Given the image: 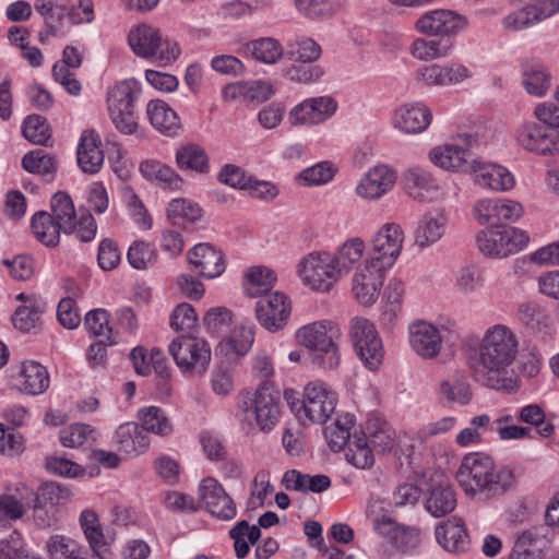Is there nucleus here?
I'll list each match as a JSON object with an SVG mask.
<instances>
[{
    "label": "nucleus",
    "instance_id": "obj_1",
    "mask_svg": "<svg viewBox=\"0 0 559 559\" xmlns=\"http://www.w3.org/2000/svg\"><path fill=\"white\" fill-rule=\"evenodd\" d=\"M519 345L518 336L510 326L497 323L487 328L476 344H468L465 348L473 379L489 389H507Z\"/></svg>",
    "mask_w": 559,
    "mask_h": 559
},
{
    "label": "nucleus",
    "instance_id": "obj_2",
    "mask_svg": "<svg viewBox=\"0 0 559 559\" xmlns=\"http://www.w3.org/2000/svg\"><path fill=\"white\" fill-rule=\"evenodd\" d=\"M456 480L469 497H496L509 490L513 473L507 466H496L491 456L481 452L467 453L461 460Z\"/></svg>",
    "mask_w": 559,
    "mask_h": 559
},
{
    "label": "nucleus",
    "instance_id": "obj_3",
    "mask_svg": "<svg viewBox=\"0 0 559 559\" xmlns=\"http://www.w3.org/2000/svg\"><path fill=\"white\" fill-rule=\"evenodd\" d=\"M340 334L338 326L330 320L314 321L302 325L296 332L297 342L310 349L311 362L318 368L333 370L341 361L340 349L334 337Z\"/></svg>",
    "mask_w": 559,
    "mask_h": 559
},
{
    "label": "nucleus",
    "instance_id": "obj_4",
    "mask_svg": "<svg viewBox=\"0 0 559 559\" xmlns=\"http://www.w3.org/2000/svg\"><path fill=\"white\" fill-rule=\"evenodd\" d=\"M128 44L136 57L151 60L159 67L171 66L181 55L180 45L176 40L164 37L157 27L145 23L130 29Z\"/></svg>",
    "mask_w": 559,
    "mask_h": 559
},
{
    "label": "nucleus",
    "instance_id": "obj_5",
    "mask_svg": "<svg viewBox=\"0 0 559 559\" xmlns=\"http://www.w3.org/2000/svg\"><path fill=\"white\" fill-rule=\"evenodd\" d=\"M295 394L294 390L284 392L290 409L304 423L324 424L335 411L336 394L321 381L309 382L304 388L301 400Z\"/></svg>",
    "mask_w": 559,
    "mask_h": 559
},
{
    "label": "nucleus",
    "instance_id": "obj_6",
    "mask_svg": "<svg viewBox=\"0 0 559 559\" xmlns=\"http://www.w3.org/2000/svg\"><path fill=\"white\" fill-rule=\"evenodd\" d=\"M243 420L250 428L269 433L278 424L282 414L281 394L272 384L264 381L240 404Z\"/></svg>",
    "mask_w": 559,
    "mask_h": 559
},
{
    "label": "nucleus",
    "instance_id": "obj_7",
    "mask_svg": "<svg viewBox=\"0 0 559 559\" xmlns=\"http://www.w3.org/2000/svg\"><path fill=\"white\" fill-rule=\"evenodd\" d=\"M141 84L134 79L115 83L107 91V108L116 129L132 134L138 128L134 103L140 97Z\"/></svg>",
    "mask_w": 559,
    "mask_h": 559
},
{
    "label": "nucleus",
    "instance_id": "obj_8",
    "mask_svg": "<svg viewBox=\"0 0 559 559\" xmlns=\"http://www.w3.org/2000/svg\"><path fill=\"white\" fill-rule=\"evenodd\" d=\"M296 274L309 290L325 294L332 290L341 276L333 262L331 251L313 250L301 257L296 264Z\"/></svg>",
    "mask_w": 559,
    "mask_h": 559
},
{
    "label": "nucleus",
    "instance_id": "obj_9",
    "mask_svg": "<svg viewBox=\"0 0 559 559\" xmlns=\"http://www.w3.org/2000/svg\"><path fill=\"white\" fill-rule=\"evenodd\" d=\"M530 242L528 234L518 227H491L476 236L478 250L488 258L503 259L524 250Z\"/></svg>",
    "mask_w": 559,
    "mask_h": 559
},
{
    "label": "nucleus",
    "instance_id": "obj_10",
    "mask_svg": "<svg viewBox=\"0 0 559 559\" xmlns=\"http://www.w3.org/2000/svg\"><path fill=\"white\" fill-rule=\"evenodd\" d=\"M349 337L355 353L364 366L374 371L383 361L384 348L376 325L365 317H354L349 321Z\"/></svg>",
    "mask_w": 559,
    "mask_h": 559
},
{
    "label": "nucleus",
    "instance_id": "obj_11",
    "mask_svg": "<svg viewBox=\"0 0 559 559\" xmlns=\"http://www.w3.org/2000/svg\"><path fill=\"white\" fill-rule=\"evenodd\" d=\"M477 143L475 135L460 133L450 141L433 146L428 153V159L436 167L455 174H469V150Z\"/></svg>",
    "mask_w": 559,
    "mask_h": 559
},
{
    "label": "nucleus",
    "instance_id": "obj_12",
    "mask_svg": "<svg viewBox=\"0 0 559 559\" xmlns=\"http://www.w3.org/2000/svg\"><path fill=\"white\" fill-rule=\"evenodd\" d=\"M168 353L182 372L202 374L211 361V346L202 337L179 335L168 345Z\"/></svg>",
    "mask_w": 559,
    "mask_h": 559
},
{
    "label": "nucleus",
    "instance_id": "obj_13",
    "mask_svg": "<svg viewBox=\"0 0 559 559\" xmlns=\"http://www.w3.org/2000/svg\"><path fill=\"white\" fill-rule=\"evenodd\" d=\"M468 26L465 15L449 9H432L420 14L414 22L417 33L429 37L449 39Z\"/></svg>",
    "mask_w": 559,
    "mask_h": 559
},
{
    "label": "nucleus",
    "instance_id": "obj_14",
    "mask_svg": "<svg viewBox=\"0 0 559 559\" xmlns=\"http://www.w3.org/2000/svg\"><path fill=\"white\" fill-rule=\"evenodd\" d=\"M399 171L386 163L369 167L355 186V194L366 202H378L391 193L397 182Z\"/></svg>",
    "mask_w": 559,
    "mask_h": 559
},
{
    "label": "nucleus",
    "instance_id": "obj_15",
    "mask_svg": "<svg viewBox=\"0 0 559 559\" xmlns=\"http://www.w3.org/2000/svg\"><path fill=\"white\" fill-rule=\"evenodd\" d=\"M473 78V71L460 61L430 63L419 67L414 73L415 82L427 88L461 85Z\"/></svg>",
    "mask_w": 559,
    "mask_h": 559
},
{
    "label": "nucleus",
    "instance_id": "obj_16",
    "mask_svg": "<svg viewBox=\"0 0 559 559\" xmlns=\"http://www.w3.org/2000/svg\"><path fill=\"white\" fill-rule=\"evenodd\" d=\"M513 140L523 151L540 156H559V141L532 118L523 119L514 129Z\"/></svg>",
    "mask_w": 559,
    "mask_h": 559
},
{
    "label": "nucleus",
    "instance_id": "obj_17",
    "mask_svg": "<svg viewBox=\"0 0 559 559\" xmlns=\"http://www.w3.org/2000/svg\"><path fill=\"white\" fill-rule=\"evenodd\" d=\"M404 231L396 223L383 224L371 238V248L366 258L390 270L401 255Z\"/></svg>",
    "mask_w": 559,
    "mask_h": 559
},
{
    "label": "nucleus",
    "instance_id": "obj_18",
    "mask_svg": "<svg viewBox=\"0 0 559 559\" xmlns=\"http://www.w3.org/2000/svg\"><path fill=\"white\" fill-rule=\"evenodd\" d=\"M338 109V102L330 96L306 98L288 112V122L293 127L319 126L330 120Z\"/></svg>",
    "mask_w": 559,
    "mask_h": 559
},
{
    "label": "nucleus",
    "instance_id": "obj_19",
    "mask_svg": "<svg viewBox=\"0 0 559 559\" xmlns=\"http://www.w3.org/2000/svg\"><path fill=\"white\" fill-rule=\"evenodd\" d=\"M386 271L367 258L356 267L352 276V293L358 304L371 306L377 301Z\"/></svg>",
    "mask_w": 559,
    "mask_h": 559
},
{
    "label": "nucleus",
    "instance_id": "obj_20",
    "mask_svg": "<svg viewBox=\"0 0 559 559\" xmlns=\"http://www.w3.org/2000/svg\"><path fill=\"white\" fill-rule=\"evenodd\" d=\"M469 175L477 187L491 192H508L515 186V177L507 167L483 159L471 160Z\"/></svg>",
    "mask_w": 559,
    "mask_h": 559
},
{
    "label": "nucleus",
    "instance_id": "obj_21",
    "mask_svg": "<svg viewBox=\"0 0 559 559\" xmlns=\"http://www.w3.org/2000/svg\"><path fill=\"white\" fill-rule=\"evenodd\" d=\"M34 490L23 480L8 483L0 493V524L22 520L31 508Z\"/></svg>",
    "mask_w": 559,
    "mask_h": 559
},
{
    "label": "nucleus",
    "instance_id": "obj_22",
    "mask_svg": "<svg viewBox=\"0 0 559 559\" xmlns=\"http://www.w3.org/2000/svg\"><path fill=\"white\" fill-rule=\"evenodd\" d=\"M290 311V300L281 292L263 295L255 304L257 320L270 332L282 330L289 319Z\"/></svg>",
    "mask_w": 559,
    "mask_h": 559
},
{
    "label": "nucleus",
    "instance_id": "obj_23",
    "mask_svg": "<svg viewBox=\"0 0 559 559\" xmlns=\"http://www.w3.org/2000/svg\"><path fill=\"white\" fill-rule=\"evenodd\" d=\"M199 496L205 510L217 520L230 521L236 518V502L216 478L202 479L199 485Z\"/></svg>",
    "mask_w": 559,
    "mask_h": 559
},
{
    "label": "nucleus",
    "instance_id": "obj_24",
    "mask_svg": "<svg viewBox=\"0 0 559 559\" xmlns=\"http://www.w3.org/2000/svg\"><path fill=\"white\" fill-rule=\"evenodd\" d=\"M401 181L405 193L415 201H432L441 193L439 180L428 168L420 165L405 168Z\"/></svg>",
    "mask_w": 559,
    "mask_h": 559
},
{
    "label": "nucleus",
    "instance_id": "obj_25",
    "mask_svg": "<svg viewBox=\"0 0 559 559\" xmlns=\"http://www.w3.org/2000/svg\"><path fill=\"white\" fill-rule=\"evenodd\" d=\"M408 343L417 356L432 360L442 350L443 337L439 328L433 323L416 320L408 325Z\"/></svg>",
    "mask_w": 559,
    "mask_h": 559
},
{
    "label": "nucleus",
    "instance_id": "obj_26",
    "mask_svg": "<svg viewBox=\"0 0 559 559\" xmlns=\"http://www.w3.org/2000/svg\"><path fill=\"white\" fill-rule=\"evenodd\" d=\"M432 121L431 110L423 102L399 105L391 118L394 129L405 134H418L428 129Z\"/></svg>",
    "mask_w": 559,
    "mask_h": 559
},
{
    "label": "nucleus",
    "instance_id": "obj_27",
    "mask_svg": "<svg viewBox=\"0 0 559 559\" xmlns=\"http://www.w3.org/2000/svg\"><path fill=\"white\" fill-rule=\"evenodd\" d=\"M516 317L520 323L536 336L543 338L550 337L556 332L551 314L538 302L527 301L521 304L518 308Z\"/></svg>",
    "mask_w": 559,
    "mask_h": 559
},
{
    "label": "nucleus",
    "instance_id": "obj_28",
    "mask_svg": "<svg viewBox=\"0 0 559 559\" xmlns=\"http://www.w3.org/2000/svg\"><path fill=\"white\" fill-rule=\"evenodd\" d=\"M189 263L202 276L216 278L225 271L222 251L211 243L195 245L188 253Z\"/></svg>",
    "mask_w": 559,
    "mask_h": 559
},
{
    "label": "nucleus",
    "instance_id": "obj_29",
    "mask_svg": "<svg viewBox=\"0 0 559 559\" xmlns=\"http://www.w3.org/2000/svg\"><path fill=\"white\" fill-rule=\"evenodd\" d=\"M112 443L119 452L134 457L148 449L150 438L140 425L129 421L117 427Z\"/></svg>",
    "mask_w": 559,
    "mask_h": 559
},
{
    "label": "nucleus",
    "instance_id": "obj_30",
    "mask_svg": "<svg viewBox=\"0 0 559 559\" xmlns=\"http://www.w3.org/2000/svg\"><path fill=\"white\" fill-rule=\"evenodd\" d=\"M435 536L448 552H464L469 546V535L462 519L452 516L437 524Z\"/></svg>",
    "mask_w": 559,
    "mask_h": 559
},
{
    "label": "nucleus",
    "instance_id": "obj_31",
    "mask_svg": "<svg viewBox=\"0 0 559 559\" xmlns=\"http://www.w3.org/2000/svg\"><path fill=\"white\" fill-rule=\"evenodd\" d=\"M331 255L341 278H343L364 262L367 255L366 243L360 237H350L331 252Z\"/></svg>",
    "mask_w": 559,
    "mask_h": 559
},
{
    "label": "nucleus",
    "instance_id": "obj_32",
    "mask_svg": "<svg viewBox=\"0 0 559 559\" xmlns=\"http://www.w3.org/2000/svg\"><path fill=\"white\" fill-rule=\"evenodd\" d=\"M21 305L16 308L12 322L16 329L29 332L40 325L41 314L46 310V302L38 296L21 293L16 296Z\"/></svg>",
    "mask_w": 559,
    "mask_h": 559
},
{
    "label": "nucleus",
    "instance_id": "obj_33",
    "mask_svg": "<svg viewBox=\"0 0 559 559\" xmlns=\"http://www.w3.org/2000/svg\"><path fill=\"white\" fill-rule=\"evenodd\" d=\"M99 135L93 130L82 132L76 151L79 167L86 174H96L104 163Z\"/></svg>",
    "mask_w": 559,
    "mask_h": 559
},
{
    "label": "nucleus",
    "instance_id": "obj_34",
    "mask_svg": "<svg viewBox=\"0 0 559 559\" xmlns=\"http://www.w3.org/2000/svg\"><path fill=\"white\" fill-rule=\"evenodd\" d=\"M50 379L47 369L34 360L21 364L15 377V386L29 395L43 394L49 388Z\"/></svg>",
    "mask_w": 559,
    "mask_h": 559
},
{
    "label": "nucleus",
    "instance_id": "obj_35",
    "mask_svg": "<svg viewBox=\"0 0 559 559\" xmlns=\"http://www.w3.org/2000/svg\"><path fill=\"white\" fill-rule=\"evenodd\" d=\"M521 84L528 95L543 98L550 91L552 73L542 62H527L521 71Z\"/></svg>",
    "mask_w": 559,
    "mask_h": 559
},
{
    "label": "nucleus",
    "instance_id": "obj_36",
    "mask_svg": "<svg viewBox=\"0 0 559 559\" xmlns=\"http://www.w3.org/2000/svg\"><path fill=\"white\" fill-rule=\"evenodd\" d=\"M79 523L93 555L106 554L114 539L104 533L96 512L90 509L83 510Z\"/></svg>",
    "mask_w": 559,
    "mask_h": 559
},
{
    "label": "nucleus",
    "instance_id": "obj_37",
    "mask_svg": "<svg viewBox=\"0 0 559 559\" xmlns=\"http://www.w3.org/2000/svg\"><path fill=\"white\" fill-rule=\"evenodd\" d=\"M448 219L441 212L424 214L417 222L414 233L415 243L419 248H428L438 242L444 235Z\"/></svg>",
    "mask_w": 559,
    "mask_h": 559
},
{
    "label": "nucleus",
    "instance_id": "obj_38",
    "mask_svg": "<svg viewBox=\"0 0 559 559\" xmlns=\"http://www.w3.org/2000/svg\"><path fill=\"white\" fill-rule=\"evenodd\" d=\"M274 94L270 82L263 80L241 81L228 84L223 90V96L228 100L265 102Z\"/></svg>",
    "mask_w": 559,
    "mask_h": 559
},
{
    "label": "nucleus",
    "instance_id": "obj_39",
    "mask_svg": "<svg viewBox=\"0 0 559 559\" xmlns=\"http://www.w3.org/2000/svg\"><path fill=\"white\" fill-rule=\"evenodd\" d=\"M242 51L245 56L267 66L278 63L285 52L282 43L277 38L270 36L247 41L242 46Z\"/></svg>",
    "mask_w": 559,
    "mask_h": 559
},
{
    "label": "nucleus",
    "instance_id": "obj_40",
    "mask_svg": "<svg viewBox=\"0 0 559 559\" xmlns=\"http://www.w3.org/2000/svg\"><path fill=\"white\" fill-rule=\"evenodd\" d=\"M151 124L160 133L174 136L180 130V120L176 111L164 100H151L146 107Z\"/></svg>",
    "mask_w": 559,
    "mask_h": 559
},
{
    "label": "nucleus",
    "instance_id": "obj_41",
    "mask_svg": "<svg viewBox=\"0 0 559 559\" xmlns=\"http://www.w3.org/2000/svg\"><path fill=\"white\" fill-rule=\"evenodd\" d=\"M453 47L449 39L416 37L409 46V55L416 60L428 62L447 58Z\"/></svg>",
    "mask_w": 559,
    "mask_h": 559
},
{
    "label": "nucleus",
    "instance_id": "obj_42",
    "mask_svg": "<svg viewBox=\"0 0 559 559\" xmlns=\"http://www.w3.org/2000/svg\"><path fill=\"white\" fill-rule=\"evenodd\" d=\"M427 511L435 518L443 516L452 512L456 507L454 490L448 481L441 479L429 490L425 502Z\"/></svg>",
    "mask_w": 559,
    "mask_h": 559
},
{
    "label": "nucleus",
    "instance_id": "obj_43",
    "mask_svg": "<svg viewBox=\"0 0 559 559\" xmlns=\"http://www.w3.org/2000/svg\"><path fill=\"white\" fill-rule=\"evenodd\" d=\"M346 0H294L296 11L307 20L324 21L345 5Z\"/></svg>",
    "mask_w": 559,
    "mask_h": 559
},
{
    "label": "nucleus",
    "instance_id": "obj_44",
    "mask_svg": "<svg viewBox=\"0 0 559 559\" xmlns=\"http://www.w3.org/2000/svg\"><path fill=\"white\" fill-rule=\"evenodd\" d=\"M276 282L275 273L266 266H252L245 273L243 290L249 297L261 298L270 294Z\"/></svg>",
    "mask_w": 559,
    "mask_h": 559
},
{
    "label": "nucleus",
    "instance_id": "obj_45",
    "mask_svg": "<svg viewBox=\"0 0 559 559\" xmlns=\"http://www.w3.org/2000/svg\"><path fill=\"white\" fill-rule=\"evenodd\" d=\"M142 176L151 181L169 189H179L182 185L180 176L169 166L155 159H146L141 163Z\"/></svg>",
    "mask_w": 559,
    "mask_h": 559
},
{
    "label": "nucleus",
    "instance_id": "obj_46",
    "mask_svg": "<svg viewBox=\"0 0 559 559\" xmlns=\"http://www.w3.org/2000/svg\"><path fill=\"white\" fill-rule=\"evenodd\" d=\"M176 163L180 169L192 170L200 174L210 171L206 152L198 144H188L177 150Z\"/></svg>",
    "mask_w": 559,
    "mask_h": 559
},
{
    "label": "nucleus",
    "instance_id": "obj_47",
    "mask_svg": "<svg viewBox=\"0 0 559 559\" xmlns=\"http://www.w3.org/2000/svg\"><path fill=\"white\" fill-rule=\"evenodd\" d=\"M31 227L36 239L45 246L55 247L59 243L62 227L49 213H36L32 218Z\"/></svg>",
    "mask_w": 559,
    "mask_h": 559
},
{
    "label": "nucleus",
    "instance_id": "obj_48",
    "mask_svg": "<svg viewBox=\"0 0 559 559\" xmlns=\"http://www.w3.org/2000/svg\"><path fill=\"white\" fill-rule=\"evenodd\" d=\"M261 536V530L257 525H250L247 521L238 522L230 531L229 537L234 540V549L238 559H243L250 551V545H254Z\"/></svg>",
    "mask_w": 559,
    "mask_h": 559
},
{
    "label": "nucleus",
    "instance_id": "obj_49",
    "mask_svg": "<svg viewBox=\"0 0 559 559\" xmlns=\"http://www.w3.org/2000/svg\"><path fill=\"white\" fill-rule=\"evenodd\" d=\"M138 417L144 431L166 437L173 432V425L166 413L157 406H146L139 409Z\"/></svg>",
    "mask_w": 559,
    "mask_h": 559
},
{
    "label": "nucleus",
    "instance_id": "obj_50",
    "mask_svg": "<svg viewBox=\"0 0 559 559\" xmlns=\"http://www.w3.org/2000/svg\"><path fill=\"white\" fill-rule=\"evenodd\" d=\"M354 426V416L350 414L341 415L336 420L328 426L324 436L332 451H341L349 444L353 439L350 429Z\"/></svg>",
    "mask_w": 559,
    "mask_h": 559
},
{
    "label": "nucleus",
    "instance_id": "obj_51",
    "mask_svg": "<svg viewBox=\"0 0 559 559\" xmlns=\"http://www.w3.org/2000/svg\"><path fill=\"white\" fill-rule=\"evenodd\" d=\"M287 48L288 58L301 63H314L322 55L321 46L308 36H298L289 40Z\"/></svg>",
    "mask_w": 559,
    "mask_h": 559
},
{
    "label": "nucleus",
    "instance_id": "obj_52",
    "mask_svg": "<svg viewBox=\"0 0 559 559\" xmlns=\"http://www.w3.org/2000/svg\"><path fill=\"white\" fill-rule=\"evenodd\" d=\"M84 328L90 336L103 343L115 344L112 329L109 325V314L105 309L88 311L84 318Z\"/></svg>",
    "mask_w": 559,
    "mask_h": 559
},
{
    "label": "nucleus",
    "instance_id": "obj_53",
    "mask_svg": "<svg viewBox=\"0 0 559 559\" xmlns=\"http://www.w3.org/2000/svg\"><path fill=\"white\" fill-rule=\"evenodd\" d=\"M346 461L356 468L367 469L374 463V456L368 445L367 436L365 432L353 435L345 452Z\"/></svg>",
    "mask_w": 559,
    "mask_h": 559
},
{
    "label": "nucleus",
    "instance_id": "obj_54",
    "mask_svg": "<svg viewBox=\"0 0 559 559\" xmlns=\"http://www.w3.org/2000/svg\"><path fill=\"white\" fill-rule=\"evenodd\" d=\"M166 214L174 225L194 223L202 216L201 207L188 199H174L169 202Z\"/></svg>",
    "mask_w": 559,
    "mask_h": 559
},
{
    "label": "nucleus",
    "instance_id": "obj_55",
    "mask_svg": "<svg viewBox=\"0 0 559 559\" xmlns=\"http://www.w3.org/2000/svg\"><path fill=\"white\" fill-rule=\"evenodd\" d=\"M50 216L62 227L63 233L73 229L75 209L72 199L66 192L59 191L51 199Z\"/></svg>",
    "mask_w": 559,
    "mask_h": 559
},
{
    "label": "nucleus",
    "instance_id": "obj_56",
    "mask_svg": "<svg viewBox=\"0 0 559 559\" xmlns=\"http://www.w3.org/2000/svg\"><path fill=\"white\" fill-rule=\"evenodd\" d=\"M439 394L447 403L465 405L471 400L469 384L459 376L442 380L439 385Z\"/></svg>",
    "mask_w": 559,
    "mask_h": 559
},
{
    "label": "nucleus",
    "instance_id": "obj_57",
    "mask_svg": "<svg viewBox=\"0 0 559 559\" xmlns=\"http://www.w3.org/2000/svg\"><path fill=\"white\" fill-rule=\"evenodd\" d=\"M367 433L370 442L382 452H390L395 448V433L390 426L379 418H371L367 421Z\"/></svg>",
    "mask_w": 559,
    "mask_h": 559
},
{
    "label": "nucleus",
    "instance_id": "obj_58",
    "mask_svg": "<svg viewBox=\"0 0 559 559\" xmlns=\"http://www.w3.org/2000/svg\"><path fill=\"white\" fill-rule=\"evenodd\" d=\"M532 119L559 141V105L552 102L537 103L532 110Z\"/></svg>",
    "mask_w": 559,
    "mask_h": 559
},
{
    "label": "nucleus",
    "instance_id": "obj_59",
    "mask_svg": "<svg viewBox=\"0 0 559 559\" xmlns=\"http://www.w3.org/2000/svg\"><path fill=\"white\" fill-rule=\"evenodd\" d=\"M122 198L134 224L142 230H150L153 226V219L134 190L129 187L124 188Z\"/></svg>",
    "mask_w": 559,
    "mask_h": 559
},
{
    "label": "nucleus",
    "instance_id": "obj_60",
    "mask_svg": "<svg viewBox=\"0 0 559 559\" xmlns=\"http://www.w3.org/2000/svg\"><path fill=\"white\" fill-rule=\"evenodd\" d=\"M22 166L26 171L43 175L47 180L52 179L57 169L55 158L43 150L26 154L22 159Z\"/></svg>",
    "mask_w": 559,
    "mask_h": 559
},
{
    "label": "nucleus",
    "instance_id": "obj_61",
    "mask_svg": "<svg viewBox=\"0 0 559 559\" xmlns=\"http://www.w3.org/2000/svg\"><path fill=\"white\" fill-rule=\"evenodd\" d=\"M45 549L50 559H78L79 545L72 538L64 535H52L46 542Z\"/></svg>",
    "mask_w": 559,
    "mask_h": 559
},
{
    "label": "nucleus",
    "instance_id": "obj_62",
    "mask_svg": "<svg viewBox=\"0 0 559 559\" xmlns=\"http://www.w3.org/2000/svg\"><path fill=\"white\" fill-rule=\"evenodd\" d=\"M70 498V490L61 485L49 481L43 484L37 492L31 498V501H35L44 507H47L55 511V507Z\"/></svg>",
    "mask_w": 559,
    "mask_h": 559
},
{
    "label": "nucleus",
    "instance_id": "obj_63",
    "mask_svg": "<svg viewBox=\"0 0 559 559\" xmlns=\"http://www.w3.org/2000/svg\"><path fill=\"white\" fill-rule=\"evenodd\" d=\"M254 342V325L249 320L237 325L227 340L230 352L238 356L246 355Z\"/></svg>",
    "mask_w": 559,
    "mask_h": 559
},
{
    "label": "nucleus",
    "instance_id": "obj_64",
    "mask_svg": "<svg viewBox=\"0 0 559 559\" xmlns=\"http://www.w3.org/2000/svg\"><path fill=\"white\" fill-rule=\"evenodd\" d=\"M336 174V168L329 162H320L301 170L298 181L305 186L313 187L330 182Z\"/></svg>",
    "mask_w": 559,
    "mask_h": 559
}]
</instances>
